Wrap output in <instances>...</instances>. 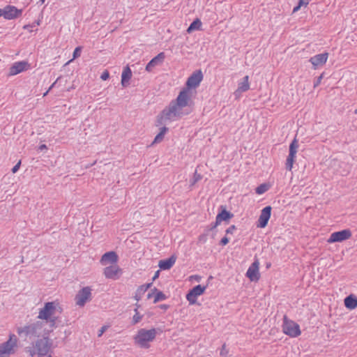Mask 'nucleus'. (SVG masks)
Wrapping results in <instances>:
<instances>
[{
	"instance_id": "obj_1",
	"label": "nucleus",
	"mask_w": 357,
	"mask_h": 357,
	"mask_svg": "<svg viewBox=\"0 0 357 357\" xmlns=\"http://www.w3.org/2000/svg\"><path fill=\"white\" fill-rule=\"evenodd\" d=\"M203 77L201 70H197L192 73L187 79L185 86L179 91L177 97L171 100L169 104L156 116L155 126L165 125L168 121H177L192 112L194 102L192 99V90L199 86Z\"/></svg>"
},
{
	"instance_id": "obj_2",
	"label": "nucleus",
	"mask_w": 357,
	"mask_h": 357,
	"mask_svg": "<svg viewBox=\"0 0 357 357\" xmlns=\"http://www.w3.org/2000/svg\"><path fill=\"white\" fill-rule=\"evenodd\" d=\"M45 326V323L42 321H36L33 323L26 324L24 326H18L16 328V332L20 337L23 338L24 340L27 337H38L42 335L43 328Z\"/></svg>"
},
{
	"instance_id": "obj_3",
	"label": "nucleus",
	"mask_w": 357,
	"mask_h": 357,
	"mask_svg": "<svg viewBox=\"0 0 357 357\" xmlns=\"http://www.w3.org/2000/svg\"><path fill=\"white\" fill-rule=\"evenodd\" d=\"M155 336L156 331L155 328L150 330L141 328L134 337L135 344L141 348L148 349L150 347L149 342L153 341Z\"/></svg>"
},
{
	"instance_id": "obj_4",
	"label": "nucleus",
	"mask_w": 357,
	"mask_h": 357,
	"mask_svg": "<svg viewBox=\"0 0 357 357\" xmlns=\"http://www.w3.org/2000/svg\"><path fill=\"white\" fill-rule=\"evenodd\" d=\"M282 332L291 337H296L301 333L300 326L295 321L289 319L287 315L283 317Z\"/></svg>"
},
{
	"instance_id": "obj_5",
	"label": "nucleus",
	"mask_w": 357,
	"mask_h": 357,
	"mask_svg": "<svg viewBox=\"0 0 357 357\" xmlns=\"http://www.w3.org/2000/svg\"><path fill=\"white\" fill-rule=\"evenodd\" d=\"M59 310L60 312L62 311V308L59 306L56 307V305L55 302H46L44 304L43 308H41L39 311V314L38 318L41 320L46 321V323L48 322V320L51 319V316L54 314V312Z\"/></svg>"
},
{
	"instance_id": "obj_6",
	"label": "nucleus",
	"mask_w": 357,
	"mask_h": 357,
	"mask_svg": "<svg viewBox=\"0 0 357 357\" xmlns=\"http://www.w3.org/2000/svg\"><path fill=\"white\" fill-rule=\"evenodd\" d=\"M17 347V337L15 334L10 333L7 341L0 344V351L9 357L15 353V348Z\"/></svg>"
},
{
	"instance_id": "obj_7",
	"label": "nucleus",
	"mask_w": 357,
	"mask_h": 357,
	"mask_svg": "<svg viewBox=\"0 0 357 357\" xmlns=\"http://www.w3.org/2000/svg\"><path fill=\"white\" fill-rule=\"evenodd\" d=\"M38 350V357H44L48 354L52 347V340L38 338L32 344Z\"/></svg>"
},
{
	"instance_id": "obj_8",
	"label": "nucleus",
	"mask_w": 357,
	"mask_h": 357,
	"mask_svg": "<svg viewBox=\"0 0 357 357\" xmlns=\"http://www.w3.org/2000/svg\"><path fill=\"white\" fill-rule=\"evenodd\" d=\"M298 148V143L296 138H294L289 144V155L286 160L285 168L288 171H291L293 165L296 160V155Z\"/></svg>"
},
{
	"instance_id": "obj_9",
	"label": "nucleus",
	"mask_w": 357,
	"mask_h": 357,
	"mask_svg": "<svg viewBox=\"0 0 357 357\" xmlns=\"http://www.w3.org/2000/svg\"><path fill=\"white\" fill-rule=\"evenodd\" d=\"M207 288V285L202 286L201 284H197L190 289L187 294L186 299L189 302L190 305H194L197 303V297L204 294L206 289Z\"/></svg>"
},
{
	"instance_id": "obj_10",
	"label": "nucleus",
	"mask_w": 357,
	"mask_h": 357,
	"mask_svg": "<svg viewBox=\"0 0 357 357\" xmlns=\"http://www.w3.org/2000/svg\"><path fill=\"white\" fill-rule=\"evenodd\" d=\"M352 233L349 229H342L338 231L333 232L327 242L328 243H333L337 242H342L349 239L351 237Z\"/></svg>"
},
{
	"instance_id": "obj_11",
	"label": "nucleus",
	"mask_w": 357,
	"mask_h": 357,
	"mask_svg": "<svg viewBox=\"0 0 357 357\" xmlns=\"http://www.w3.org/2000/svg\"><path fill=\"white\" fill-rule=\"evenodd\" d=\"M91 296V289L89 287H85L81 289L75 296L76 304L79 306H84L86 303L90 300Z\"/></svg>"
},
{
	"instance_id": "obj_12",
	"label": "nucleus",
	"mask_w": 357,
	"mask_h": 357,
	"mask_svg": "<svg viewBox=\"0 0 357 357\" xmlns=\"http://www.w3.org/2000/svg\"><path fill=\"white\" fill-rule=\"evenodd\" d=\"M272 207L271 206H266L262 208L259 215V219L256 223L257 227L265 228L268 222V220L271 216Z\"/></svg>"
},
{
	"instance_id": "obj_13",
	"label": "nucleus",
	"mask_w": 357,
	"mask_h": 357,
	"mask_svg": "<svg viewBox=\"0 0 357 357\" xmlns=\"http://www.w3.org/2000/svg\"><path fill=\"white\" fill-rule=\"evenodd\" d=\"M259 262L256 259L248 268L245 275L251 282H257L260 278Z\"/></svg>"
},
{
	"instance_id": "obj_14",
	"label": "nucleus",
	"mask_w": 357,
	"mask_h": 357,
	"mask_svg": "<svg viewBox=\"0 0 357 357\" xmlns=\"http://www.w3.org/2000/svg\"><path fill=\"white\" fill-rule=\"evenodd\" d=\"M234 217V214L227 210V206L225 205H220L218 207V212L216 215L215 220H217V223L218 222L220 225L222 222H225L228 223L229 220Z\"/></svg>"
},
{
	"instance_id": "obj_15",
	"label": "nucleus",
	"mask_w": 357,
	"mask_h": 357,
	"mask_svg": "<svg viewBox=\"0 0 357 357\" xmlns=\"http://www.w3.org/2000/svg\"><path fill=\"white\" fill-rule=\"evenodd\" d=\"M103 273L107 279L117 280L122 273V269L114 264V265L106 266Z\"/></svg>"
},
{
	"instance_id": "obj_16",
	"label": "nucleus",
	"mask_w": 357,
	"mask_h": 357,
	"mask_svg": "<svg viewBox=\"0 0 357 357\" xmlns=\"http://www.w3.org/2000/svg\"><path fill=\"white\" fill-rule=\"evenodd\" d=\"M30 66L28 61H21L14 63L9 68V76L17 75L22 72L26 70Z\"/></svg>"
},
{
	"instance_id": "obj_17",
	"label": "nucleus",
	"mask_w": 357,
	"mask_h": 357,
	"mask_svg": "<svg viewBox=\"0 0 357 357\" xmlns=\"http://www.w3.org/2000/svg\"><path fill=\"white\" fill-rule=\"evenodd\" d=\"M328 53L324 52L312 56L309 61L312 64L313 68L316 70L319 66L324 65L328 59Z\"/></svg>"
},
{
	"instance_id": "obj_18",
	"label": "nucleus",
	"mask_w": 357,
	"mask_h": 357,
	"mask_svg": "<svg viewBox=\"0 0 357 357\" xmlns=\"http://www.w3.org/2000/svg\"><path fill=\"white\" fill-rule=\"evenodd\" d=\"M6 13H5V19L6 20H13L18 18L22 14V10L18 9L15 6L7 5L5 6Z\"/></svg>"
},
{
	"instance_id": "obj_19",
	"label": "nucleus",
	"mask_w": 357,
	"mask_h": 357,
	"mask_svg": "<svg viewBox=\"0 0 357 357\" xmlns=\"http://www.w3.org/2000/svg\"><path fill=\"white\" fill-rule=\"evenodd\" d=\"M165 59V52H162L154 56L151 61L146 64L145 70L148 72H151L153 68L158 65L162 64Z\"/></svg>"
},
{
	"instance_id": "obj_20",
	"label": "nucleus",
	"mask_w": 357,
	"mask_h": 357,
	"mask_svg": "<svg viewBox=\"0 0 357 357\" xmlns=\"http://www.w3.org/2000/svg\"><path fill=\"white\" fill-rule=\"evenodd\" d=\"M119 260V256L114 251L107 252L102 255L100 259V263L102 265H107L110 263L112 264H116Z\"/></svg>"
},
{
	"instance_id": "obj_21",
	"label": "nucleus",
	"mask_w": 357,
	"mask_h": 357,
	"mask_svg": "<svg viewBox=\"0 0 357 357\" xmlns=\"http://www.w3.org/2000/svg\"><path fill=\"white\" fill-rule=\"evenodd\" d=\"M176 260V257L173 255L169 258L160 260L158 263V266L160 270H169L175 264Z\"/></svg>"
},
{
	"instance_id": "obj_22",
	"label": "nucleus",
	"mask_w": 357,
	"mask_h": 357,
	"mask_svg": "<svg viewBox=\"0 0 357 357\" xmlns=\"http://www.w3.org/2000/svg\"><path fill=\"white\" fill-rule=\"evenodd\" d=\"M250 89V83H249V76L245 75L243 78L242 82H240L238 84V88L234 91V95L238 97L243 92H245Z\"/></svg>"
},
{
	"instance_id": "obj_23",
	"label": "nucleus",
	"mask_w": 357,
	"mask_h": 357,
	"mask_svg": "<svg viewBox=\"0 0 357 357\" xmlns=\"http://www.w3.org/2000/svg\"><path fill=\"white\" fill-rule=\"evenodd\" d=\"M132 77V70L128 66L124 67L122 74L121 83L123 87L129 85V82Z\"/></svg>"
},
{
	"instance_id": "obj_24",
	"label": "nucleus",
	"mask_w": 357,
	"mask_h": 357,
	"mask_svg": "<svg viewBox=\"0 0 357 357\" xmlns=\"http://www.w3.org/2000/svg\"><path fill=\"white\" fill-rule=\"evenodd\" d=\"M345 307L349 310H354L357 307V296L350 294L344 300Z\"/></svg>"
},
{
	"instance_id": "obj_25",
	"label": "nucleus",
	"mask_w": 357,
	"mask_h": 357,
	"mask_svg": "<svg viewBox=\"0 0 357 357\" xmlns=\"http://www.w3.org/2000/svg\"><path fill=\"white\" fill-rule=\"evenodd\" d=\"M168 131H169V128L167 127H166V126L161 127L160 128V132L155 137V138L152 142V144L161 142L163 140L165 134Z\"/></svg>"
},
{
	"instance_id": "obj_26",
	"label": "nucleus",
	"mask_w": 357,
	"mask_h": 357,
	"mask_svg": "<svg viewBox=\"0 0 357 357\" xmlns=\"http://www.w3.org/2000/svg\"><path fill=\"white\" fill-rule=\"evenodd\" d=\"M202 24V23L201 20L199 18H196L190 23L186 31L188 33H190L195 30H199L201 29Z\"/></svg>"
},
{
	"instance_id": "obj_27",
	"label": "nucleus",
	"mask_w": 357,
	"mask_h": 357,
	"mask_svg": "<svg viewBox=\"0 0 357 357\" xmlns=\"http://www.w3.org/2000/svg\"><path fill=\"white\" fill-rule=\"evenodd\" d=\"M220 224L218 222L217 223V220H215V222H211L210 225H207L205 229H204V231H206L207 233L209 234L210 231H213V234H212V236L211 237L213 238H215V236L216 234V232H217V230H215L216 227L219 225Z\"/></svg>"
},
{
	"instance_id": "obj_28",
	"label": "nucleus",
	"mask_w": 357,
	"mask_h": 357,
	"mask_svg": "<svg viewBox=\"0 0 357 357\" xmlns=\"http://www.w3.org/2000/svg\"><path fill=\"white\" fill-rule=\"evenodd\" d=\"M270 188L271 185L269 183H261L255 188V193L257 195H262L268 191Z\"/></svg>"
},
{
	"instance_id": "obj_29",
	"label": "nucleus",
	"mask_w": 357,
	"mask_h": 357,
	"mask_svg": "<svg viewBox=\"0 0 357 357\" xmlns=\"http://www.w3.org/2000/svg\"><path fill=\"white\" fill-rule=\"evenodd\" d=\"M167 296L161 291L155 294V297L153 300V303H157L159 301H164L167 299Z\"/></svg>"
},
{
	"instance_id": "obj_30",
	"label": "nucleus",
	"mask_w": 357,
	"mask_h": 357,
	"mask_svg": "<svg viewBox=\"0 0 357 357\" xmlns=\"http://www.w3.org/2000/svg\"><path fill=\"white\" fill-rule=\"evenodd\" d=\"M135 314L132 317V324L135 325L138 324L143 318V315L140 314L137 309H134Z\"/></svg>"
},
{
	"instance_id": "obj_31",
	"label": "nucleus",
	"mask_w": 357,
	"mask_h": 357,
	"mask_svg": "<svg viewBox=\"0 0 357 357\" xmlns=\"http://www.w3.org/2000/svg\"><path fill=\"white\" fill-rule=\"evenodd\" d=\"M145 292V290L141 286H139L136 290L134 298L138 302L139 300H141Z\"/></svg>"
},
{
	"instance_id": "obj_32",
	"label": "nucleus",
	"mask_w": 357,
	"mask_h": 357,
	"mask_svg": "<svg viewBox=\"0 0 357 357\" xmlns=\"http://www.w3.org/2000/svg\"><path fill=\"white\" fill-rule=\"evenodd\" d=\"M52 331H53V329L50 328V330H48L43 327V331H42V335H41L42 338L41 339H45V340H51L50 339L49 336H50V333Z\"/></svg>"
},
{
	"instance_id": "obj_33",
	"label": "nucleus",
	"mask_w": 357,
	"mask_h": 357,
	"mask_svg": "<svg viewBox=\"0 0 357 357\" xmlns=\"http://www.w3.org/2000/svg\"><path fill=\"white\" fill-rule=\"evenodd\" d=\"M25 351L28 353L31 357H34L36 354L38 355V350L33 346L26 347Z\"/></svg>"
},
{
	"instance_id": "obj_34",
	"label": "nucleus",
	"mask_w": 357,
	"mask_h": 357,
	"mask_svg": "<svg viewBox=\"0 0 357 357\" xmlns=\"http://www.w3.org/2000/svg\"><path fill=\"white\" fill-rule=\"evenodd\" d=\"M202 178V176L200 174H198L197 171L195 172L192 180L190 181L191 185H195L197 182L200 181Z\"/></svg>"
},
{
	"instance_id": "obj_35",
	"label": "nucleus",
	"mask_w": 357,
	"mask_h": 357,
	"mask_svg": "<svg viewBox=\"0 0 357 357\" xmlns=\"http://www.w3.org/2000/svg\"><path fill=\"white\" fill-rule=\"evenodd\" d=\"M82 47L77 46L75 47V49L73 51V59H75L80 56L81 52H82Z\"/></svg>"
},
{
	"instance_id": "obj_36",
	"label": "nucleus",
	"mask_w": 357,
	"mask_h": 357,
	"mask_svg": "<svg viewBox=\"0 0 357 357\" xmlns=\"http://www.w3.org/2000/svg\"><path fill=\"white\" fill-rule=\"evenodd\" d=\"M324 73H322L319 77L316 78V79L314 82V88L317 87L320 84L321 79L324 78Z\"/></svg>"
},
{
	"instance_id": "obj_37",
	"label": "nucleus",
	"mask_w": 357,
	"mask_h": 357,
	"mask_svg": "<svg viewBox=\"0 0 357 357\" xmlns=\"http://www.w3.org/2000/svg\"><path fill=\"white\" fill-rule=\"evenodd\" d=\"M208 235V233H207L206 231H204V234L199 235L198 237L199 242H201L203 243H205L207 241Z\"/></svg>"
},
{
	"instance_id": "obj_38",
	"label": "nucleus",
	"mask_w": 357,
	"mask_h": 357,
	"mask_svg": "<svg viewBox=\"0 0 357 357\" xmlns=\"http://www.w3.org/2000/svg\"><path fill=\"white\" fill-rule=\"evenodd\" d=\"M229 238L227 236H225L223 238H221L219 244L222 246H225V245H227L229 243Z\"/></svg>"
},
{
	"instance_id": "obj_39",
	"label": "nucleus",
	"mask_w": 357,
	"mask_h": 357,
	"mask_svg": "<svg viewBox=\"0 0 357 357\" xmlns=\"http://www.w3.org/2000/svg\"><path fill=\"white\" fill-rule=\"evenodd\" d=\"M61 77H62V76H59L56 79V81L49 87L48 90L43 94L44 96H45L50 90H52L54 87H55L56 83L58 82L59 80H60L61 79Z\"/></svg>"
},
{
	"instance_id": "obj_40",
	"label": "nucleus",
	"mask_w": 357,
	"mask_h": 357,
	"mask_svg": "<svg viewBox=\"0 0 357 357\" xmlns=\"http://www.w3.org/2000/svg\"><path fill=\"white\" fill-rule=\"evenodd\" d=\"M237 228L234 225H232L229 226L225 231L226 234H232L234 230H236Z\"/></svg>"
},
{
	"instance_id": "obj_41",
	"label": "nucleus",
	"mask_w": 357,
	"mask_h": 357,
	"mask_svg": "<svg viewBox=\"0 0 357 357\" xmlns=\"http://www.w3.org/2000/svg\"><path fill=\"white\" fill-rule=\"evenodd\" d=\"M100 78L105 81L109 78V73L107 70H105L100 75Z\"/></svg>"
},
{
	"instance_id": "obj_42",
	"label": "nucleus",
	"mask_w": 357,
	"mask_h": 357,
	"mask_svg": "<svg viewBox=\"0 0 357 357\" xmlns=\"http://www.w3.org/2000/svg\"><path fill=\"white\" fill-rule=\"evenodd\" d=\"M228 354V350L226 349V344H224L222 346V349L220 350V356H227V354Z\"/></svg>"
},
{
	"instance_id": "obj_43",
	"label": "nucleus",
	"mask_w": 357,
	"mask_h": 357,
	"mask_svg": "<svg viewBox=\"0 0 357 357\" xmlns=\"http://www.w3.org/2000/svg\"><path fill=\"white\" fill-rule=\"evenodd\" d=\"M20 165H21V160H20V161H19V162H17V164H16V165H15L12 168L11 172H12L13 174L16 173V172L19 170V169H20Z\"/></svg>"
},
{
	"instance_id": "obj_44",
	"label": "nucleus",
	"mask_w": 357,
	"mask_h": 357,
	"mask_svg": "<svg viewBox=\"0 0 357 357\" xmlns=\"http://www.w3.org/2000/svg\"><path fill=\"white\" fill-rule=\"evenodd\" d=\"M107 326H103L100 328V329L98 331V337H100L102 336V335L105 333V331L107 330Z\"/></svg>"
},
{
	"instance_id": "obj_45",
	"label": "nucleus",
	"mask_w": 357,
	"mask_h": 357,
	"mask_svg": "<svg viewBox=\"0 0 357 357\" xmlns=\"http://www.w3.org/2000/svg\"><path fill=\"white\" fill-rule=\"evenodd\" d=\"M35 27L33 26V24H25L24 26H23V29H25V30H29V31H32L30 29L31 28H33Z\"/></svg>"
},
{
	"instance_id": "obj_46",
	"label": "nucleus",
	"mask_w": 357,
	"mask_h": 357,
	"mask_svg": "<svg viewBox=\"0 0 357 357\" xmlns=\"http://www.w3.org/2000/svg\"><path fill=\"white\" fill-rule=\"evenodd\" d=\"M48 322H50V327L51 329H53L54 328L57 327V323L54 321V320L48 321Z\"/></svg>"
},
{
	"instance_id": "obj_47",
	"label": "nucleus",
	"mask_w": 357,
	"mask_h": 357,
	"mask_svg": "<svg viewBox=\"0 0 357 357\" xmlns=\"http://www.w3.org/2000/svg\"><path fill=\"white\" fill-rule=\"evenodd\" d=\"M298 3L301 6H307L309 3V1H307V0H298Z\"/></svg>"
},
{
	"instance_id": "obj_48",
	"label": "nucleus",
	"mask_w": 357,
	"mask_h": 357,
	"mask_svg": "<svg viewBox=\"0 0 357 357\" xmlns=\"http://www.w3.org/2000/svg\"><path fill=\"white\" fill-rule=\"evenodd\" d=\"M152 285V282L147 283L145 284L140 285L146 291Z\"/></svg>"
},
{
	"instance_id": "obj_49",
	"label": "nucleus",
	"mask_w": 357,
	"mask_h": 357,
	"mask_svg": "<svg viewBox=\"0 0 357 357\" xmlns=\"http://www.w3.org/2000/svg\"><path fill=\"white\" fill-rule=\"evenodd\" d=\"M190 280L195 279L196 281L199 282L201 278H202V277L198 275H191L190 277Z\"/></svg>"
},
{
	"instance_id": "obj_50",
	"label": "nucleus",
	"mask_w": 357,
	"mask_h": 357,
	"mask_svg": "<svg viewBox=\"0 0 357 357\" xmlns=\"http://www.w3.org/2000/svg\"><path fill=\"white\" fill-rule=\"evenodd\" d=\"M158 307L163 310H167L169 308V305L167 304H161Z\"/></svg>"
},
{
	"instance_id": "obj_51",
	"label": "nucleus",
	"mask_w": 357,
	"mask_h": 357,
	"mask_svg": "<svg viewBox=\"0 0 357 357\" xmlns=\"http://www.w3.org/2000/svg\"><path fill=\"white\" fill-rule=\"evenodd\" d=\"M160 273V269L155 271V273L152 278L153 281L155 280L159 277Z\"/></svg>"
},
{
	"instance_id": "obj_52",
	"label": "nucleus",
	"mask_w": 357,
	"mask_h": 357,
	"mask_svg": "<svg viewBox=\"0 0 357 357\" xmlns=\"http://www.w3.org/2000/svg\"><path fill=\"white\" fill-rule=\"evenodd\" d=\"M301 8V6H300V4L298 3V4L293 8L292 13H294L298 12Z\"/></svg>"
},
{
	"instance_id": "obj_53",
	"label": "nucleus",
	"mask_w": 357,
	"mask_h": 357,
	"mask_svg": "<svg viewBox=\"0 0 357 357\" xmlns=\"http://www.w3.org/2000/svg\"><path fill=\"white\" fill-rule=\"evenodd\" d=\"M47 149V147L45 144H40L39 146H38V150L39 151H43V150H46Z\"/></svg>"
},
{
	"instance_id": "obj_54",
	"label": "nucleus",
	"mask_w": 357,
	"mask_h": 357,
	"mask_svg": "<svg viewBox=\"0 0 357 357\" xmlns=\"http://www.w3.org/2000/svg\"><path fill=\"white\" fill-rule=\"evenodd\" d=\"M6 9L5 7L3 8H0V17L3 16L5 18Z\"/></svg>"
},
{
	"instance_id": "obj_55",
	"label": "nucleus",
	"mask_w": 357,
	"mask_h": 357,
	"mask_svg": "<svg viewBox=\"0 0 357 357\" xmlns=\"http://www.w3.org/2000/svg\"><path fill=\"white\" fill-rule=\"evenodd\" d=\"M40 22H41V21H40V19H38V20H35V21L33 22V26H34L35 27H36V26H39V25H40Z\"/></svg>"
},
{
	"instance_id": "obj_56",
	"label": "nucleus",
	"mask_w": 357,
	"mask_h": 357,
	"mask_svg": "<svg viewBox=\"0 0 357 357\" xmlns=\"http://www.w3.org/2000/svg\"><path fill=\"white\" fill-rule=\"evenodd\" d=\"M50 320H54V321L57 323L58 317L54 316V314H53L51 316V319H50L48 321H50Z\"/></svg>"
},
{
	"instance_id": "obj_57",
	"label": "nucleus",
	"mask_w": 357,
	"mask_h": 357,
	"mask_svg": "<svg viewBox=\"0 0 357 357\" xmlns=\"http://www.w3.org/2000/svg\"><path fill=\"white\" fill-rule=\"evenodd\" d=\"M160 291V290H158L156 287H154L153 289H151V293H153V295L155 296V294H156L157 292Z\"/></svg>"
},
{
	"instance_id": "obj_58",
	"label": "nucleus",
	"mask_w": 357,
	"mask_h": 357,
	"mask_svg": "<svg viewBox=\"0 0 357 357\" xmlns=\"http://www.w3.org/2000/svg\"><path fill=\"white\" fill-rule=\"evenodd\" d=\"M153 296H154L153 293L149 292L147 295V298L149 299V298H152Z\"/></svg>"
},
{
	"instance_id": "obj_59",
	"label": "nucleus",
	"mask_w": 357,
	"mask_h": 357,
	"mask_svg": "<svg viewBox=\"0 0 357 357\" xmlns=\"http://www.w3.org/2000/svg\"><path fill=\"white\" fill-rule=\"evenodd\" d=\"M135 309H137L138 310L141 307V305L139 304L138 303H135Z\"/></svg>"
},
{
	"instance_id": "obj_60",
	"label": "nucleus",
	"mask_w": 357,
	"mask_h": 357,
	"mask_svg": "<svg viewBox=\"0 0 357 357\" xmlns=\"http://www.w3.org/2000/svg\"><path fill=\"white\" fill-rule=\"evenodd\" d=\"M271 264L270 262H268V263H266V268H268L271 267Z\"/></svg>"
},
{
	"instance_id": "obj_61",
	"label": "nucleus",
	"mask_w": 357,
	"mask_h": 357,
	"mask_svg": "<svg viewBox=\"0 0 357 357\" xmlns=\"http://www.w3.org/2000/svg\"><path fill=\"white\" fill-rule=\"evenodd\" d=\"M45 0H40V1H39V3H40V4H43V3H45Z\"/></svg>"
},
{
	"instance_id": "obj_62",
	"label": "nucleus",
	"mask_w": 357,
	"mask_h": 357,
	"mask_svg": "<svg viewBox=\"0 0 357 357\" xmlns=\"http://www.w3.org/2000/svg\"><path fill=\"white\" fill-rule=\"evenodd\" d=\"M212 278H213V277H212V276H210V277L208 278V280H211V279H212Z\"/></svg>"
},
{
	"instance_id": "obj_63",
	"label": "nucleus",
	"mask_w": 357,
	"mask_h": 357,
	"mask_svg": "<svg viewBox=\"0 0 357 357\" xmlns=\"http://www.w3.org/2000/svg\"><path fill=\"white\" fill-rule=\"evenodd\" d=\"M47 357H53L51 354H49Z\"/></svg>"
},
{
	"instance_id": "obj_64",
	"label": "nucleus",
	"mask_w": 357,
	"mask_h": 357,
	"mask_svg": "<svg viewBox=\"0 0 357 357\" xmlns=\"http://www.w3.org/2000/svg\"><path fill=\"white\" fill-rule=\"evenodd\" d=\"M94 164H96V162H93V163L91 164V166L93 165Z\"/></svg>"
}]
</instances>
